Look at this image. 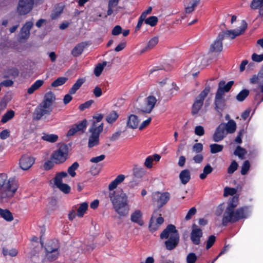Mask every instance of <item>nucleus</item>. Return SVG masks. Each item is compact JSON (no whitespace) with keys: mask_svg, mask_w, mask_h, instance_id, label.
Returning a JSON list of instances; mask_svg holds the SVG:
<instances>
[{"mask_svg":"<svg viewBox=\"0 0 263 263\" xmlns=\"http://www.w3.org/2000/svg\"><path fill=\"white\" fill-rule=\"evenodd\" d=\"M238 197L234 196L228 204L223 215L222 224L226 226L229 222H235L241 219L246 218L248 214V208L246 206L240 208L236 210Z\"/></svg>","mask_w":263,"mask_h":263,"instance_id":"1","label":"nucleus"},{"mask_svg":"<svg viewBox=\"0 0 263 263\" xmlns=\"http://www.w3.org/2000/svg\"><path fill=\"white\" fill-rule=\"evenodd\" d=\"M18 187V181L15 178L7 180L5 174H0V200L7 202L14 195Z\"/></svg>","mask_w":263,"mask_h":263,"instance_id":"2","label":"nucleus"},{"mask_svg":"<svg viewBox=\"0 0 263 263\" xmlns=\"http://www.w3.org/2000/svg\"><path fill=\"white\" fill-rule=\"evenodd\" d=\"M109 197L115 211L120 217L126 216L129 212L127 196L122 190L118 189L116 192L109 193Z\"/></svg>","mask_w":263,"mask_h":263,"instance_id":"3","label":"nucleus"},{"mask_svg":"<svg viewBox=\"0 0 263 263\" xmlns=\"http://www.w3.org/2000/svg\"><path fill=\"white\" fill-rule=\"evenodd\" d=\"M247 23L245 20L241 21L240 30H228L220 33L214 43L211 45L210 50L211 52H220L222 50V41L224 37L233 39L242 34L247 28Z\"/></svg>","mask_w":263,"mask_h":263,"instance_id":"4","label":"nucleus"},{"mask_svg":"<svg viewBox=\"0 0 263 263\" xmlns=\"http://www.w3.org/2000/svg\"><path fill=\"white\" fill-rule=\"evenodd\" d=\"M234 82L229 81L227 84L223 81L219 83L218 88L215 95L214 100V108L216 111L221 115L222 111L226 106L225 93L228 92L233 85Z\"/></svg>","mask_w":263,"mask_h":263,"instance_id":"5","label":"nucleus"},{"mask_svg":"<svg viewBox=\"0 0 263 263\" xmlns=\"http://www.w3.org/2000/svg\"><path fill=\"white\" fill-rule=\"evenodd\" d=\"M161 239H167L165 246L167 250H172L178 245L180 237L176 227L173 224H169L160 234Z\"/></svg>","mask_w":263,"mask_h":263,"instance_id":"6","label":"nucleus"},{"mask_svg":"<svg viewBox=\"0 0 263 263\" xmlns=\"http://www.w3.org/2000/svg\"><path fill=\"white\" fill-rule=\"evenodd\" d=\"M103 130V123L99 125H96L93 123L91 125L89 128V132L90 135L89 137L88 146L92 147L99 144V136Z\"/></svg>","mask_w":263,"mask_h":263,"instance_id":"7","label":"nucleus"},{"mask_svg":"<svg viewBox=\"0 0 263 263\" xmlns=\"http://www.w3.org/2000/svg\"><path fill=\"white\" fill-rule=\"evenodd\" d=\"M68 147L66 144H62L59 148L55 151L52 155L53 161L57 164L63 163L67 158Z\"/></svg>","mask_w":263,"mask_h":263,"instance_id":"8","label":"nucleus"},{"mask_svg":"<svg viewBox=\"0 0 263 263\" xmlns=\"http://www.w3.org/2000/svg\"><path fill=\"white\" fill-rule=\"evenodd\" d=\"M52 110V107L41 103L34 109L33 113V119L35 120H40L46 116L49 115Z\"/></svg>","mask_w":263,"mask_h":263,"instance_id":"9","label":"nucleus"},{"mask_svg":"<svg viewBox=\"0 0 263 263\" xmlns=\"http://www.w3.org/2000/svg\"><path fill=\"white\" fill-rule=\"evenodd\" d=\"M156 101L157 99L155 97H148L143 102L139 105V107L137 108V112L150 113L154 108Z\"/></svg>","mask_w":263,"mask_h":263,"instance_id":"10","label":"nucleus"},{"mask_svg":"<svg viewBox=\"0 0 263 263\" xmlns=\"http://www.w3.org/2000/svg\"><path fill=\"white\" fill-rule=\"evenodd\" d=\"M152 198L154 204L157 205L158 209H160L169 200L170 195L167 192L161 193L157 192L153 194Z\"/></svg>","mask_w":263,"mask_h":263,"instance_id":"11","label":"nucleus"},{"mask_svg":"<svg viewBox=\"0 0 263 263\" xmlns=\"http://www.w3.org/2000/svg\"><path fill=\"white\" fill-rule=\"evenodd\" d=\"M34 0H19L17 11L20 15H25L29 13L33 8Z\"/></svg>","mask_w":263,"mask_h":263,"instance_id":"12","label":"nucleus"},{"mask_svg":"<svg viewBox=\"0 0 263 263\" xmlns=\"http://www.w3.org/2000/svg\"><path fill=\"white\" fill-rule=\"evenodd\" d=\"M66 172H62L57 174L54 179L55 185L64 193H68L70 192V187L66 184L63 183V179L67 177Z\"/></svg>","mask_w":263,"mask_h":263,"instance_id":"13","label":"nucleus"},{"mask_svg":"<svg viewBox=\"0 0 263 263\" xmlns=\"http://www.w3.org/2000/svg\"><path fill=\"white\" fill-rule=\"evenodd\" d=\"M210 91V87L207 86L205 89L199 95L196 101L193 105L192 114H196L198 113L203 105V102L205 98L208 95Z\"/></svg>","mask_w":263,"mask_h":263,"instance_id":"14","label":"nucleus"},{"mask_svg":"<svg viewBox=\"0 0 263 263\" xmlns=\"http://www.w3.org/2000/svg\"><path fill=\"white\" fill-rule=\"evenodd\" d=\"M203 232L201 229L199 228L195 224H193L190 238L195 245H199L201 243V238L202 237Z\"/></svg>","mask_w":263,"mask_h":263,"instance_id":"15","label":"nucleus"},{"mask_svg":"<svg viewBox=\"0 0 263 263\" xmlns=\"http://www.w3.org/2000/svg\"><path fill=\"white\" fill-rule=\"evenodd\" d=\"M224 125L220 124L217 127L214 134L213 135V140L214 142H218L224 139L227 135V132L224 128Z\"/></svg>","mask_w":263,"mask_h":263,"instance_id":"16","label":"nucleus"},{"mask_svg":"<svg viewBox=\"0 0 263 263\" xmlns=\"http://www.w3.org/2000/svg\"><path fill=\"white\" fill-rule=\"evenodd\" d=\"M34 161L33 157L24 155L20 160V166L23 170H27L34 164Z\"/></svg>","mask_w":263,"mask_h":263,"instance_id":"17","label":"nucleus"},{"mask_svg":"<svg viewBox=\"0 0 263 263\" xmlns=\"http://www.w3.org/2000/svg\"><path fill=\"white\" fill-rule=\"evenodd\" d=\"M33 25V22L31 21L27 22L21 28L20 32V38L21 40H26L30 36V30Z\"/></svg>","mask_w":263,"mask_h":263,"instance_id":"18","label":"nucleus"},{"mask_svg":"<svg viewBox=\"0 0 263 263\" xmlns=\"http://www.w3.org/2000/svg\"><path fill=\"white\" fill-rule=\"evenodd\" d=\"M208 64V60L203 55H200L196 59L195 62H191L189 66L190 68L193 67H197L198 68H203Z\"/></svg>","mask_w":263,"mask_h":263,"instance_id":"19","label":"nucleus"},{"mask_svg":"<svg viewBox=\"0 0 263 263\" xmlns=\"http://www.w3.org/2000/svg\"><path fill=\"white\" fill-rule=\"evenodd\" d=\"M139 122V121L137 116L130 115L128 117L126 126L129 128L135 129L137 128Z\"/></svg>","mask_w":263,"mask_h":263,"instance_id":"20","label":"nucleus"},{"mask_svg":"<svg viewBox=\"0 0 263 263\" xmlns=\"http://www.w3.org/2000/svg\"><path fill=\"white\" fill-rule=\"evenodd\" d=\"M142 214L141 212L137 210L135 211L130 216V220L132 221L138 223L139 226H143V221L142 220Z\"/></svg>","mask_w":263,"mask_h":263,"instance_id":"21","label":"nucleus"},{"mask_svg":"<svg viewBox=\"0 0 263 263\" xmlns=\"http://www.w3.org/2000/svg\"><path fill=\"white\" fill-rule=\"evenodd\" d=\"M60 244L59 241L57 239L49 240L45 245V251H55L59 250Z\"/></svg>","mask_w":263,"mask_h":263,"instance_id":"22","label":"nucleus"},{"mask_svg":"<svg viewBox=\"0 0 263 263\" xmlns=\"http://www.w3.org/2000/svg\"><path fill=\"white\" fill-rule=\"evenodd\" d=\"M224 125V128L226 129L227 134L234 133L236 129V123L233 120H229L228 123H222Z\"/></svg>","mask_w":263,"mask_h":263,"instance_id":"23","label":"nucleus"},{"mask_svg":"<svg viewBox=\"0 0 263 263\" xmlns=\"http://www.w3.org/2000/svg\"><path fill=\"white\" fill-rule=\"evenodd\" d=\"M54 100L55 96L54 94L51 92H48L45 95L44 100L42 103L49 107H52L51 106Z\"/></svg>","mask_w":263,"mask_h":263,"instance_id":"24","label":"nucleus"},{"mask_svg":"<svg viewBox=\"0 0 263 263\" xmlns=\"http://www.w3.org/2000/svg\"><path fill=\"white\" fill-rule=\"evenodd\" d=\"M179 179L183 184H186L191 179L190 171L188 170L182 171L179 174Z\"/></svg>","mask_w":263,"mask_h":263,"instance_id":"25","label":"nucleus"},{"mask_svg":"<svg viewBox=\"0 0 263 263\" xmlns=\"http://www.w3.org/2000/svg\"><path fill=\"white\" fill-rule=\"evenodd\" d=\"M85 47V44L83 42L77 44L71 51V54L74 57H78L83 51Z\"/></svg>","mask_w":263,"mask_h":263,"instance_id":"26","label":"nucleus"},{"mask_svg":"<svg viewBox=\"0 0 263 263\" xmlns=\"http://www.w3.org/2000/svg\"><path fill=\"white\" fill-rule=\"evenodd\" d=\"M44 84V81L38 80L36 81L27 90L29 94L33 93L35 90L38 89Z\"/></svg>","mask_w":263,"mask_h":263,"instance_id":"27","label":"nucleus"},{"mask_svg":"<svg viewBox=\"0 0 263 263\" xmlns=\"http://www.w3.org/2000/svg\"><path fill=\"white\" fill-rule=\"evenodd\" d=\"M107 64L108 67H110L111 66V64L110 63L106 61L103 62L102 63H99L96 66L94 70V73L95 76L96 77H99L101 74L104 67L106 66Z\"/></svg>","mask_w":263,"mask_h":263,"instance_id":"28","label":"nucleus"},{"mask_svg":"<svg viewBox=\"0 0 263 263\" xmlns=\"http://www.w3.org/2000/svg\"><path fill=\"white\" fill-rule=\"evenodd\" d=\"M59 255V250H55L53 251H46V258L50 261H52L57 259Z\"/></svg>","mask_w":263,"mask_h":263,"instance_id":"29","label":"nucleus"},{"mask_svg":"<svg viewBox=\"0 0 263 263\" xmlns=\"http://www.w3.org/2000/svg\"><path fill=\"white\" fill-rule=\"evenodd\" d=\"M0 216L8 221L13 219L11 213L8 210H3L0 208Z\"/></svg>","mask_w":263,"mask_h":263,"instance_id":"30","label":"nucleus"},{"mask_svg":"<svg viewBox=\"0 0 263 263\" xmlns=\"http://www.w3.org/2000/svg\"><path fill=\"white\" fill-rule=\"evenodd\" d=\"M158 43V38L156 36H155L151 39L145 48L141 50V53H143L147 50H149L152 49L154 46H155Z\"/></svg>","mask_w":263,"mask_h":263,"instance_id":"31","label":"nucleus"},{"mask_svg":"<svg viewBox=\"0 0 263 263\" xmlns=\"http://www.w3.org/2000/svg\"><path fill=\"white\" fill-rule=\"evenodd\" d=\"M84 82L83 79H78L70 89L69 93L71 95L74 94L80 88Z\"/></svg>","mask_w":263,"mask_h":263,"instance_id":"32","label":"nucleus"},{"mask_svg":"<svg viewBox=\"0 0 263 263\" xmlns=\"http://www.w3.org/2000/svg\"><path fill=\"white\" fill-rule=\"evenodd\" d=\"M118 117L119 115L116 111H112L106 116V120L108 123L111 124L117 120Z\"/></svg>","mask_w":263,"mask_h":263,"instance_id":"33","label":"nucleus"},{"mask_svg":"<svg viewBox=\"0 0 263 263\" xmlns=\"http://www.w3.org/2000/svg\"><path fill=\"white\" fill-rule=\"evenodd\" d=\"M88 203L86 202L80 204L77 210V215L79 217H82L88 208Z\"/></svg>","mask_w":263,"mask_h":263,"instance_id":"34","label":"nucleus"},{"mask_svg":"<svg viewBox=\"0 0 263 263\" xmlns=\"http://www.w3.org/2000/svg\"><path fill=\"white\" fill-rule=\"evenodd\" d=\"M42 139L44 141L53 143L57 141L58 139V136L55 134H45L42 137Z\"/></svg>","mask_w":263,"mask_h":263,"instance_id":"35","label":"nucleus"},{"mask_svg":"<svg viewBox=\"0 0 263 263\" xmlns=\"http://www.w3.org/2000/svg\"><path fill=\"white\" fill-rule=\"evenodd\" d=\"M87 125V121L86 120H84L81 122L78 123L73 125L76 129L78 130V132H81L82 133H84L86 129Z\"/></svg>","mask_w":263,"mask_h":263,"instance_id":"36","label":"nucleus"},{"mask_svg":"<svg viewBox=\"0 0 263 263\" xmlns=\"http://www.w3.org/2000/svg\"><path fill=\"white\" fill-rule=\"evenodd\" d=\"M134 175L137 178H142L145 174L143 168L135 165L133 169Z\"/></svg>","mask_w":263,"mask_h":263,"instance_id":"37","label":"nucleus"},{"mask_svg":"<svg viewBox=\"0 0 263 263\" xmlns=\"http://www.w3.org/2000/svg\"><path fill=\"white\" fill-rule=\"evenodd\" d=\"M63 11V6L62 5H58L56 7L51 15L52 19L54 20L57 18L62 13Z\"/></svg>","mask_w":263,"mask_h":263,"instance_id":"38","label":"nucleus"},{"mask_svg":"<svg viewBox=\"0 0 263 263\" xmlns=\"http://www.w3.org/2000/svg\"><path fill=\"white\" fill-rule=\"evenodd\" d=\"M212 171L213 168L209 164H208L204 167L203 173L200 175V178L201 179H204L207 175L210 174Z\"/></svg>","mask_w":263,"mask_h":263,"instance_id":"39","label":"nucleus"},{"mask_svg":"<svg viewBox=\"0 0 263 263\" xmlns=\"http://www.w3.org/2000/svg\"><path fill=\"white\" fill-rule=\"evenodd\" d=\"M247 154L246 150L240 147V146H238L235 151H234V154L236 156H237L239 158L242 159L244 158V156Z\"/></svg>","mask_w":263,"mask_h":263,"instance_id":"40","label":"nucleus"},{"mask_svg":"<svg viewBox=\"0 0 263 263\" xmlns=\"http://www.w3.org/2000/svg\"><path fill=\"white\" fill-rule=\"evenodd\" d=\"M263 79V70H261L257 76L254 75L250 79V83L252 84L257 83L258 85Z\"/></svg>","mask_w":263,"mask_h":263,"instance_id":"41","label":"nucleus"},{"mask_svg":"<svg viewBox=\"0 0 263 263\" xmlns=\"http://www.w3.org/2000/svg\"><path fill=\"white\" fill-rule=\"evenodd\" d=\"M210 152L212 154H215L222 151L223 146L218 144H212L210 145Z\"/></svg>","mask_w":263,"mask_h":263,"instance_id":"42","label":"nucleus"},{"mask_svg":"<svg viewBox=\"0 0 263 263\" xmlns=\"http://www.w3.org/2000/svg\"><path fill=\"white\" fill-rule=\"evenodd\" d=\"M14 111L10 110L4 115V116L2 117L1 122L3 123H5L9 120L11 119L14 117Z\"/></svg>","mask_w":263,"mask_h":263,"instance_id":"43","label":"nucleus"},{"mask_svg":"<svg viewBox=\"0 0 263 263\" xmlns=\"http://www.w3.org/2000/svg\"><path fill=\"white\" fill-rule=\"evenodd\" d=\"M249 91L247 89L241 90L237 96L236 99L239 102L243 101L248 96Z\"/></svg>","mask_w":263,"mask_h":263,"instance_id":"44","label":"nucleus"},{"mask_svg":"<svg viewBox=\"0 0 263 263\" xmlns=\"http://www.w3.org/2000/svg\"><path fill=\"white\" fill-rule=\"evenodd\" d=\"M79 163L77 162H75L68 167V173L72 177H74L76 175L75 171L79 167Z\"/></svg>","mask_w":263,"mask_h":263,"instance_id":"45","label":"nucleus"},{"mask_svg":"<svg viewBox=\"0 0 263 263\" xmlns=\"http://www.w3.org/2000/svg\"><path fill=\"white\" fill-rule=\"evenodd\" d=\"M17 251L15 249H8L7 248L3 249V254L4 256L9 255L11 257H14L17 255Z\"/></svg>","mask_w":263,"mask_h":263,"instance_id":"46","label":"nucleus"},{"mask_svg":"<svg viewBox=\"0 0 263 263\" xmlns=\"http://www.w3.org/2000/svg\"><path fill=\"white\" fill-rule=\"evenodd\" d=\"M67 80V78L65 77H60L52 83L51 86L52 87H58L61 86L64 84Z\"/></svg>","mask_w":263,"mask_h":263,"instance_id":"47","label":"nucleus"},{"mask_svg":"<svg viewBox=\"0 0 263 263\" xmlns=\"http://www.w3.org/2000/svg\"><path fill=\"white\" fill-rule=\"evenodd\" d=\"M158 22V18L155 16H152L145 20V23L151 26H155Z\"/></svg>","mask_w":263,"mask_h":263,"instance_id":"48","label":"nucleus"},{"mask_svg":"<svg viewBox=\"0 0 263 263\" xmlns=\"http://www.w3.org/2000/svg\"><path fill=\"white\" fill-rule=\"evenodd\" d=\"M203 148V145L201 143H196L192 147V152L197 154H201Z\"/></svg>","mask_w":263,"mask_h":263,"instance_id":"49","label":"nucleus"},{"mask_svg":"<svg viewBox=\"0 0 263 263\" xmlns=\"http://www.w3.org/2000/svg\"><path fill=\"white\" fill-rule=\"evenodd\" d=\"M250 165L249 161L248 160L245 161L241 166V174L242 175L247 174L250 169Z\"/></svg>","mask_w":263,"mask_h":263,"instance_id":"50","label":"nucleus"},{"mask_svg":"<svg viewBox=\"0 0 263 263\" xmlns=\"http://www.w3.org/2000/svg\"><path fill=\"white\" fill-rule=\"evenodd\" d=\"M80 247H81V250L84 252H90L93 250L95 248V246L92 243L81 244Z\"/></svg>","mask_w":263,"mask_h":263,"instance_id":"51","label":"nucleus"},{"mask_svg":"<svg viewBox=\"0 0 263 263\" xmlns=\"http://www.w3.org/2000/svg\"><path fill=\"white\" fill-rule=\"evenodd\" d=\"M263 6V0H253L251 7L253 9H256L258 7H262Z\"/></svg>","mask_w":263,"mask_h":263,"instance_id":"52","label":"nucleus"},{"mask_svg":"<svg viewBox=\"0 0 263 263\" xmlns=\"http://www.w3.org/2000/svg\"><path fill=\"white\" fill-rule=\"evenodd\" d=\"M197 257L194 253H189L186 256L187 263H195Z\"/></svg>","mask_w":263,"mask_h":263,"instance_id":"53","label":"nucleus"},{"mask_svg":"<svg viewBox=\"0 0 263 263\" xmlns=\"http://www.w3.org/2000/svg\"><path fill=\"white\" fill-rule=\"evenodd\" d=\"M236 193V190L234 188H230L226 187L224 189V196H227L228 195H234Z\"/></svg>","mask_w":263,"mask_h":263,"instance_id":"54","label":"nucleus"},{"mask_svg":"<svg viewBox=\"0 0 263 263\" xmlns=\"http://www.w3.org/2000/svg\"><path fill=\"white\" fill-rule=\"evenodd\" d=\"M238 164L235 161H233L228 168L229 174H233L238 167Z\"/></svg>","mask_w":263,"mask_h":263,"instance_id":"55","label":"nucleus"},{"mask_svg":"<svg viewBox=\"0 0 263 263\" xmlns=\"http://www.w3.org/2000/svg\"><path fill=\"white\" fill-rule=\"evenodd\" d=\"M159 226L154 220V216H152L150 220L149 228L150 231H155L158 229Z\"/></svg>","mask_w":263,"mask_h":263,"instance_id":"56","label":"nucleus"},{"mask_svg":"<svg viewBox=\"0 0 263 263\" xmlns=\"http://www.w3.org/2000/svg\"><path fill=\"white\" fill-rule=\"evenodd\" d=\"M196 209L195 207H193L190 209L185 217V219L186 220H189L191 219L192 216L196 214Z\"/></svg>","mask_w":263,"mask_h":263,"instance_id":"57","label":"nucleus"},{"mask_svg":"<svg viewBox=\"0 0 263 263\" xmlns=\"http://www.w3.org/2000/svg\"><path fill=\"white\" fill-rule=\"evenodd\" d=\"M195 134L199 136H202L204 134V128L200 125L197 126L195 128Z\"/></svg>","mask_w":263,"mask_h":263,"instance_id":"58","label":"nucleus"},{"mask_svg":"<svg viewBox=\"0 0 263 263\" xmlns=\"http://www.w3.org/2000/svg\"><path fill=\"white\" fill-rule=\"evenodd\" d=\"M216 240V237L214 235H211L207 240L206 248V249H210L214 244Z\"/></svg>","mask_w":263,"mask_h":263,"instance_id":"59","label":"nucleus"},{"mask_svg":"<svg viewBox=\"0 0 263 263\" xmlns=\"http://www.w3.org/2000/svg\"><path fill=\"white\" fill-rule=\"evenodd\" d=\"M93 102V101L91 100L86 101L84 103L80 105L79 108L81 110H83L86 108H89Z\"/></svg>","mask_w":263,"mask_h":263,"instance_id":"60","label":"nucleus"},{"mask_svg":"<svg viewBox=\"0 0 263 263\" xmlns=\"http://www.w3.org/2000/svg\"><path fill=\"white\" fill-rule=\"evenodd\" d=\"M103 118V115L102 114H97L96 116H94L93 117V120L92 121V123L91 125H93V123L96 125H98V123L100 122Z\"/></svg>","mask_w":263,"mask_h":263,"instance_id":"61","label":"nucleus"},{"mask_svg":"<svg viewBox=\"0 0 263 263\" xmlns=\"http://www.w3.org/2000/svg\"><path fill=\"white\" fill-rule=\"evenodd\" d=\"M252 59L254 62H261L263 61V53L262 54L253 53L252 55Z\"/></svg>","mask_w":263,"mask_h":263,"instance_id":"62","label":"nucleus"},{"mask_svg":"<svg viewBox=\"0 0 263 263\" xmlns=\"http://www.w3.org/2000/svg\"><path fill=\"white\" fill-rule=\"evenodd\" d=\"M193 160L196 163H201L203 160V156L202 154H197L193 158Z\"/></svg>","mask_w":263,"mask_h":263,"instance_id":"63","label":"nucleus"},{"mask_svg":"<svg viewBox=\"0 0 263 263\" xmlns=\"http://www.w3.org/2000/svg\"><path fill=\"white\" fill-rule=\"evenodd\" d=\"M153 157L151 156H148L145 159V161L144 162L145 166L148 168H151L153 166Z\"/></svg>","mask_w":263,"mask_h":263,"instance_id":"64","label":"nucleus"}]
</instances>
